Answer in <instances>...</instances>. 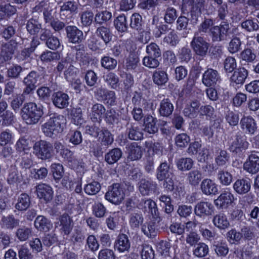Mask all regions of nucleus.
I'll list each match as a JSON object with an SVG mask.
<instances>
[{"mask_svg": "<svg viewBox=\"0 0 259 259\" xmlns=\"http://www.w3.org/2000/svg\"><path fill=\"white\" fill-rule=\"evenodd\" d=\"M66 123V119L62 115L54 114L41 126V130L45 136L55 138L61 133Z\"/></svg>", "mask_w": 259, "mask_h": 259, "instance_id": "obj_1", "label": "nucleus"}, {"mask_svg": "<svg viewBox=\"0 0 259 259\" xmlns=\"http://www.w3.org/2000/svg\"><path fill=\"white\" fill-rule=\"evenodd\" d=\"M43 114L42 108L33 102L25 103L21 110L22 119L26 124L29 125L38 123Z\"/></svg>", "mask_w": 259, "mask_h": 259, "instance_id": "obj_2", "label": "nucleus"}, {"mask_svg": "<svg viewBox=\"0 0 259 259\" xmlns=\"http://www.w3.org/2000/svg\"><path fill=\"white\" fill-rule=\"evenodd\" d=\"M52 144L46 140H40L36 142L33 146V153L38 158L46 160L51 158L53 155Z\"/></svg>", "mask_w": 259, "mask_h": 259, "instance_id": "obj_3", "label": "nucleus"}, {"mask_svg": "<svg viewBox=\"0 0 259 259\" xmlns=\"http://www.w3.org/2000/svg\"><path fill=\"white\" fill-rule=\"evenodd\" d=\"M105 198L114 204L118 205L121 203L124 198V193L120 185L116 183L110 186L105 194Z\"/></svg>", "mask_w": 259, "mask_h": 259, "instance_id": "obj_4", "label": "nucleus"}, {"mask_svg": "<svg viewBox=\"0 0 259 259\" xmlns=\"http://www.w3.org/2000/svg\"><path fill=\"white\" fill-rule=\"evenodd\" d=\"M230 29L229 24L227 22H222L219 25L213 27L210 34L213 41H222L227 39Z\"/></svg>", "mask_w": 259, "mask_h": 259, "instance_id": "obj_5", "label": "nucleus"}, {"mask_svg": "<svg viewBox=\"0 0 259 259\" xmlns=\"http://www.w3.org/2000/svg\"><path fill=\"white\" fill-rule=\"evenodd\" d=\"M191 46L196 55L203 57L208 52L209 44L204 37L198 36V32H195Z\"/></svg>", "mask_w": 259, "mask_h": 259, "instance_id": "obj_6", "label": "nucleus"}, {"mask_svg": "<svg viewBox=\"0 0 259 259\" xmlns=\"http://www.w3.org/2000/svg\"><path fill=\"white\" fill-rule=\"evenodd\" d=\"M41 75L35 71H31L23 79V82L26 87L24 89L23 94L28 95L36 88V84L41 80Z\"/></svg>", "mask_w": 259, "mask_h": 259, "instance_id": "obj_7", "label": "nucleus"}, {"mask_svg": "<svg viewBox=\"0 0 259 259\" xmlns=\"http://www.w3.org/2000/svg\"><path fill=\"white\" fill-rule=\"evenodd\" d=\"M234 195L229 190L222 192L217 199L214 201L215 205L220 209H227L234 201Z\"/></svg>", "mask_w": 259, "mask_h": 259, "instance_id": "obj_8", "label": "nucleus"}, {"mask_svg": "<svg viewBox=\"0 0 259 259\" xmlns=\"http://www.w3.org/2000/svg\"><path fill=\"white\" fill-rule=\"evenodd\" d=\"M73 222L70 216L67 214L61 215L58 221L56 223V227H60V232L64 235H69L73 228Z\"/></svg>", "mask_w": 259, "mask_h": 259, "instance_id": "obj_9", "label": "nucleus"}, {"mask_svg": "<svg viewBox=\"0 0 259 259\" xmlns=\"http://www.w3.org/2000/svg\"><path fill=\"white\" fill-rule=\"evenodd\" d=\"M230 149L233 152L236 153L241 151L242 149H246L248 146V143L246 138L240 134H237L234 139L229 141Z\"/></svg>", "mask_w": 259, "mask_h": 259, "instance_id": "obj_10", "label": "nucleus"}, {"mask_svg": "<svg viewBox=\"0 0 259 259\" xmlns=\"http://www.w3.org/2000/svg\"><path fill=\"white\" fill-rule=\"evenodd\" d=\"M138 189L143 196H148L157 190V184L151 180L143 179L138 183Z\"/></svg>", "mask_w": 259, "mask_h": 259, "instance_id": "obj_11", "label": "nucleus"}, {"mask_svg": "<svg viewBox=\"0 0 259 259\" xmlns=\"http://www.w3.org/2000/svg\"><path fill=\"white\" fill-rule=\"evenodd\" d=\"M220 79V77L218 72L216 70L209 68L203 73L202 82L206 87H210L214 86Z\"/></svg>", "mask_w": 259, "mask_h": 259, "instance_id": "obj_12", "label": "nucleus"}, {"mask_svg": "<svg viewBox=\"0 0 259 259\" xmlns=\"http://www.w3.org/2000/svg\"><path fill=\"white\" fill-rule=\"evenodd\" d=\"M68 41L73 44L79 43L83 39V32L74 26H68L65 28Z\"/></svg>", "mask_w": 259, "mask_h": 259, "instance_id": "obj_13", "label": "nucleus"}, {"mask_svg": "<svg viewBox=\"0 0 259 259\" xmlns=\"http://www.w3.org/2000/svg\"><path fill=\"white\" fill-rule=\"evenodd\" d=\"M248 75V70L244 67H239L234 70L230 77L231 83L242 85Z\"/></svg>", "mask_w": 259, "mask_h": 259, "instance_id": "obj_14", "label": "nucleus"}, {"mask_svg": "<svg viewBox=\"0 0 259 259\" xmlns=\"http://www.w3.org/2000/svg\"><path fill=\"white\" fill-rule=\"evenodd\" d=\"M36 192L39 199L48 202L52 199L53 191L52 188L46 184H39L36 186Z\"/></svg>", "mask_w": 259, "mask_h": 259, "instance_id": "obj_15", "label": "nucleus"}, {"mask_svg": "<svg viewBox=\"0 0 259 259\" xmlns=\"http://www.w3.org/2000/svg\"><path fill=\"white\" fill-rule=\"evenodd\" d=\"M157 119L156 117L150 114H146L143 119L144 130L150 134H154L158 131V127L156 125Z\"/></svg>", "mask_w": 259, "mask_h": 259, "instance_id": "obj_16", "label": "nucleus"}, {"mask_svg": "<svg viewBox=\"0 0 259 259\" xmlns=\"http://www.w3.org/2000/svg\"><path fill=\"white\" fill-rule=\"evenodd\" d=\"M205 1L197 0L193 5L190 11L191 21L193 24H196L198 21V17L200 16L202 11L204 9Z\"/></svg>", "mask_w": 259, "mask_h": 259, "instance_id": "obj_17", "label": "nucleus"}, {"mask_svg": "<svg viewBox=\"0 0 259 259\" xmlns=\"http://www.w3.org/2000/svg\"><path fill=\"white\" fill-rule=\"evenodd\" d=\"M243 167L245 170L252 174L257 172L259 171V156L255 154L250 155Z\"/></svg>", "mask_w": 259, "mask_h": 259, "instance_id": "obj_18", "label": "nucleus"}, {"mask_svg": "<svg viewBox=\"0 0 259 259\" xmlns=\"http://www.w3.org/2000/svg\"><path fill=\"white\" fill-rule=\"evenodd\" d=\"M213 206L211 204L208 202L201 201L198 203L195 208L194 212L199 217H204L211 214L213 211Z\"/></svg>", "mask_w": 259, "mask_h": 259, "instance_id": "obj_19", "label": "nucleus"}, {"mask_svg": "<svg viewBox=\"0 0 259 259\" xmlns=\"http://www.w3.org/2000/svg\"><path fill=\"white\" fill-rule=\"evenodd\" d=\"M127 158L131 161L138 160L143 155L142 148L138 143L134 142L127 147Z\"/></svg>", "mask_w": 259, "mask_h": 259, "instance_id": "obj_20", "label": "nucleus"}, {"mask_svg": "<svg viewBox=\"0 0 259 259\" xmlns=\"http://www.w3.org/2000/svg\"><path fill=\"white\" fill-rule=\"evenodd\" d=\"M69 96L62 92H57L53 95V103L57 107L63 109L69 104Z\"/></svg>", "mask_w": 259, "mask_h": 259, "instance_id": "obj_21", "label": "nucleus"}, {"mask_svg": "<svg viewBox=\"0 0 259 259\" xmlns=\"http://www.w3.org/2000/svg\"><path fill=\"white\" fill-rule=\"evenodd\" d=\"M200 188L203 193L206 195H215L218 192L217 185L210 179H204Z\"/></svg>", "mask_w": 259, "mask_h": 259, "instance_id": "obj_22", "label": "nucleus"}, {"mask_svg": "<svg viewBox=\"0 0 259 259\" xmlns=\"http://www.w3.org/2000/svg\"><path fill=\"white\" fill-rule=\"evenodd\" d=\"M240 126L243 130L249 134H254L257 129L254 119L251 116H244L240 120Z\"/></svg>", "mask_w": 259, "mask_h": 259, "instance_id": "obj_23", "label": "nucleus"}, {"mask_svg": "<svg viewBox=\"0 0 259 259\" xmlns=\"http://www.w3.org/2000/svg\"><path fill=\"white\" fill-rule=\"evenodd\" d=\"M34 224L35 228L39 231L48 232L53 227L51 221L44 215L37 216Z\"/></svg>", "mask_w": 259, "mask_h": 259, "instance_id": "obj_24", "label": "nucleus"}, {"mask_svg": "<svg viewBox=\"0 0 259 259\" xmlns=\"http://www.w3.org/2000/svg\"><path fill=\"white\" fill-rule=\"evenodd\" d=\"M250 181L244 179H238L233 184L234 191L240 195L246 194L250 191Z\"/></svg>", "mask_w": 259, "mask_h": 259, "instance_id": "obj_25", "label": "nucleus"}, {"mask_svg": "<svg viewBox=\"0 0 259 259\" xmlns=\"http://www.w3.org/2000/svg\"><path fill=\"white\" fill-rule=\"evenodd\" d=\"M174 109V106L170 100L166 98L161 101L158 110L161 116L167 117L172 114Z\"/></svg>", "mask_w": 259, "mask_h": 259, "instance_id": "obj_26", "label": "nucleus"}, {"mask_svg": "<svg viewBox=\"0 0 259 259\" xmlns=\"http://www.w3.org/2000/svg\"><path fill=\"white\" fill-rule=\"evenodd\" d=\"M131 243L127 236L124 234H119L115 241V247L120 252L128 251Z\"/></svg>", "mask_w": 259, "mask_h": 259, "instance_id": "obj_27", "label": "nucleus"}, {"mask_svg": "<svg viewBox=\"0 0 259 259\" xmlns=\"http://www.w3.org/2000/svg\"><path fill=\"white\" fill-rule=\"evenodd\" d=\"M126 133L131 140H140L143 139V133L142 129L137 124H130L126 129Z\"/></svg>", "mask_w": 259, "mask_h": 259, "instance_id": "obj_28", "label": "nucleus"}, {"mask_svg": "<svg viewBox=\"0 0 259 259\" xmlns=\"http://www.w3.org/2000/svg\"><path fill=\"white\" fill-rule=\"evenodd\" d=\"M143 211H147V207L149 209V212L155 219L161 220L159 216V212L156 203L151 199H144L143 203Z\"/></svg>", "mask_w": 259, "mask_h": 259, "instance_id": "obj_29", "label": "nucleus"}, {"mask_svg": "<svg viewBox=\"0 0 259 259\" xmlns=\"http://www.w3.org/2000/svg\"><path fill=\"white\" fill-rule=\"evenodd\" d=\"M106 111L104 106L100 103H96L92 106L90 112L91 119L94 122L100 121Z\"/></svg>", "mask_w": 259, "mask_h": 259, "instance_id": "obj_30", "label": "nucleus"}, {"mask_svg": "<svg viewBox=\"0 0 259 259\" xmlns=\"http://www.w3.org/2000/svg\"><path fill=\"white\" fill-rule=\"evenodd\" d=\"M122 152L120 148H115L109 151L105 155V161L109 164L117 162L121 157Z\"/></svg>", "mask_w": 259, "mask_h": 259, "instance_id": "obj_31", "label": "nucleus"}, {"mask_svg": "<svg viewBox=\"0 0 259 259\" xmlns=\"http://www.w3.org/2000/svg\"><path fill=\"white\" fill-rule=\"evenodd\" d=\"M30 204L29 196L26 193H22L18 196L15 207L18 210L24 211L29 208Z\"/></svg>", "mask_w": 259, "mask_h": 259, "instance_id": "obj_32", "label": "nucleus"}, {"mask_svg": "<svg viewBox=\"0 0 259 259\" xmlns=\"http://www.w3.org/2000/svg\"><path fill=\"white\" fill-rule=\"evenodd\" d=\"M99 142L104 146H109L112 144L114 141L113 136L107 129L101 130L98 135Z\"/></svg>", "mask_w": 259, "mask_h": 259, "instance_id": "obj_33", "label": "nucleus"}, {"mask_svg": "<svg viewBox=\"0 0 259 259\" xmlns=\"http://www.w3.org/2000/svg\"><path fill=\"white\" fill-rule=\"evenodd\" d=\"M172 175L169 165L166 162L161 163L158 167L157 178L159 181H162L167 177L171 176Z\"/></svg>", "mask_w": 259, "mask_h": 259, "instance_id": "obj_34", "label": "nucleus"}, {"mask_svg": "<svg viewBox=\"0 0 259 259\" xmlns=\"http://www.w3.org/2000/svg\"><path fill=\"white\" fill-rule=\"evenodd\" d=\"M200 106V103L197 100L193 101L190 106L186 107L184 110L183 113L185 116H187L190 118H194L197 115V111Z\"/></svg>", "mask_w": 259, "mask_h": 259, "instance_id": "obj_35", "label": "nucleus"}, {"mask_svg": "<svg viewBox=\"0 0 259 259\" xmlns=\"http://www.w3.org/2000/svg\"><path fill=\"white\" fill-rule=\"evenodd\" d=\"M213 223L215 227L220 229H225L230 225L226 215L223 213H220L214 215Z\"/></svg>", "mask_w": 259, "mask_h": 259, "instance_id": "obj_36", "label": "nucleus"}, {"mask_svg": "<svg viewBox=\"0 0 259 259\" xmlns=\"http://www.w3.org/2000/svg\"><path fill=\"white\" fill-rule=\"evenodd\" d=\"M17 42L14 40H10L3 46L2 54L4 57L6 58L5 59L8 60L11 58L12 55L17 49Z\"/></svg>", "mask_w": 259, "mask_h": 259, "instance_id": "obj_37", "label": "nucleus"}, {"mask_svg": "<svg viewBox=\"0 0 259 259\" xmlns=\"http://www.w3.org/2000/svg\"><path fill=\"white\" fill-rule=\"evenodd\" d=\"M202 179L201 172L197 169H194L187 174V181L192 186H197Z\"/></svg>", "mask_w": 259, "mask_h": 259, "instance_id": "obj_38", "label": "nucleus"}, {"mask_svg": "<svg viewBox=\"0 0 259 259\" xmlns=\"http://www.w3.org/2000/svg\"><path fill=\"white\" fill-rule=\"evenodd\" d=\"M208 245L203 242H199L195 245L193 249V254L199 258L205 256L208 253Z\"/></svg>", "mask_w": 259, "mask_h": 259, "instance_id": "obj_39", "label": "nucleus"}, {"mask_svg": "<svg viewBox=\"0 0 259 259\" xmlns=\"http://www.w3.org/2000/svg\"><path fill=\"white\" fill-rule=\"evenodd\" d=\"M144 199H139L136 196H133L126 200L125 206L126 210L131 211L133 208L137 207L140 209H143V203Z\"/></svg>", "mask_w": 259, "mask_h": 259, "instance_id": "obj_40", "label": "nucleus"}, {"mask_svg": "<svg viewBox=\"0 0 259 259\" xmlns=\"http://www.w3.org/2000/svg\"><path fill=\"white\" fill-rule=\"evenodd\" d=\"M217 178L224 186H229L232 182L233 176L228 171L222 169L218 171Z\"/></svg>", "mask_w": 259, "mask_h": 259, "instance_id": "obj_41", "label": "nucleus"}, {"mask_svg": "<svg viewBox=\"0 0 259 259\" xmlns=\"http://www.w3.org/2000/svg\"><path fill=\"white\" fill-rule=\"evenodd\" d=\"M114 25L118 31L121 32L127 31L128 26L125 16L124 14L119 15L114 19Z\"/></svg>", "mask_w": 259, "mask_h": 259, "instance_id": "obj_42", "label": "nucleus"}, {"mask_svg": "<svg viewBox=\"0 0 259 259\" xmlns=\"http://www.w3.org/2000/svg\"><path fill=\"white\" fill-rule=\"evenodd\" d=\"M26 29L31 35H35L42 29L41 24L38 20L32 18L28 21Z\"/></svg>", "mask_w": 259, "mask_h": 259, "instance_id": "obj_43", "label": "nucleus"}, {"mask_svg": "<svg viewBox=\"0 0 259 259\" xmlns=\"http://www.w3.org/2000/svg\"><path fill=\"white\" fill-rule=\"evenodd\" d=\"M142 231L149 238H153L157 235V230L156 229L155 223L150 222L145 223L142 226Z\"/></svg>", "mask_w": 259, "mask_h": 259, "instance_id": "obj_44", "label": "nucleus"}, {"mask_svg": "<svg viewBox=\"0 0 259 259\" xmlns=\"http://www.w3.org/2000/svg\"><path fill=\"white\" fill-rule=\"evenodd\" d=\"M214 25V21L212 19L210 18H205L204 21L200 24L198 27V35L199 33H206L209 32L211 33V29Z\"/></svg>", "mask_w": 259, "mask_h": 259, "instance_id": "obj_45", "label": "nucleus"}, {"mask_svg": "<svg viewBox=\"0 0 259 259\" xmlns=\"http://www.w3.org/2000/svg\"><path fill=\"white\" fill-rule=\"evenodd\" d=\"M96 34L100 37L105 44L110 42L112 39V34L109 28L105 26H100L97 29Z\"/></svg>", "mask_w": 259, "mask_h": 259, "instance_id": "obj_46", "label": "nucleus"}, {"mask_svg": "<svg viewBox=\"0 0 259 259\" xmlns=\"http://www.w3.org/2000/svg\"><path fill=\"white\" fill-rule=\"evenodd\" d=\"M9 171L7 182L9 184H14L22 181V177L19 175L18 170L16 167H11Z\"/></svg>", "mask_w": 259, "mask_h": 259, "instance_id": "obj_47", "label": "nucleus"}, {"mask_svg": "<svg viewBox=\"0 0 259 259\" xmlns=\"http://www.w3.org/2000/svg\"><path fill=\"white\" fill-rule=\"evenodd\" d=\"M152 78L154 82L158 85L164 84L168 79L167 73L164 71H154Z\"/></svg>", "mask_w": 259, "mask_h": 259, "instance_id": "obj_48", "label": "nucleus"}, {"mask_svg": "<svg viewBox=\"0 0 259 259\" xmlns=\"http://www.w3.org/2000/svg\"><path fill=\"white\" fill-rule=\"evenodd\" d=\"M193 163V160L190 158H181L177 161V166L181 171L188 170L192 167Z\"/></svg>", "mask_w": 259, "mask_h": 259, "instance_id": "obj_49", "label": "nucleus"}, {"mask_svg": "<svg viewBox=\"0 0 259 259\" xmlns=\"http://www.w3.org/2000/svg\"><path fill=\"white\" fill-rule=\"evenodd\" d=\"M19 224V220L16 219L13 215L4 217L2 220L3 227L12 229L17 227Z\"/></svg>", "mask_w": 259, "mask_h": 259, "instance_id": "obj_50", "label": "nucleus"}, {"mask_svg": "<svg viewBox=\"0 0 259 259\" xmlns=\"http://www.w3.org/2000/svg\"><path fill=\"white\" fill-rule=\"evenodd\" d=\"M112 18V14L107 11L97 12L95 16V21L96 23L102 24L106 23Z\"/></svg>", "mask_w": 259, "mask_h": 259, "instance_id": "obj_51", "label": "nucleus"}, {"mask_svg": "<svg viewBox=\"0 0 259 259\" xmlns=\"http://www.w3.org/2000/svg\"><path fill=\"white\" fill-rule=\"evenodd\" d=\"M241 26L247 32L257 31L259 28L257 21L253 19H247L243 21L241 23Z\"/></svg>", "mask_w": 259, "mask_h": 259, "instance_id": "obj_52", "label": "nucleus"}, {"mask_svg": "<svg viewBox=\"0 0 259 259\" xmlns=\"http://www.w3.org/2000/svg\"><path fill=\"white\" fill-rule=\"evenodd\" d=\"M146 52L148 56L159 58L161 55V51L159 46L154 42H151L147 45L146 49Z\"/></svg>", "mask_w": 259, "mask_h": 259, "instance_id": "obj_53", "label": "nucleus"}, {"mask_svg": "<svg viewBox=\"0 0 259 259\" xmlns=\"http://www.w3.org/2000/svg\"><path fill=\"white\" fill-rule=\"evenodd\" d=\"M16 12V9L10 4L5 5H0V20L3 19L6 15L8 16L14 14Z\"/></svg>", "mask_w": 259, "mask_h": 259, "instance_id": "obj_54", "label": "nucleus"}, {"mask_svg": "<svg viewBox=\"0 0 259 259\" xmlns=\"http://www.w3.org/2000/svg\"><path fill=\"white\" fill-rule=\"evenodd\" d=\"M178 17L176 10L170 7H168L165 10L164 20L165 22L168 24L172 23Z\"/></svg>", "mask_w": 259, "mask_h": 259, "instance_id": "obj_55", "label": "nucleus"}, {"mask_svg": "<svg viewBox=\"0 0 259 259\" xmlns=\"http://www.w3.org/2000/svg\"><path fill=\"white\" fill-rule=\"evenodd\" d=\"M105 119L108 124H117L119 121V114L114 109L107 110L106 113Z\"/></svg>", "mask_w": 259, "mask_h": 259, "instance_id": "obj_56", "label": "nucleus"}, {"mask_svg": "<svg viewBox=\"0 0 259 259\" xmlns=\"http://www.w3.org/2000/svg\"><path fill=\"white\" fill-rule=\"evenodd\" d=\"M101 65L103 67L108 70L114 69L117 65V61L109 56H104L101 60Z\"/></svg>", "mask_w": 259, "mask_h": 259, "instance_id": "obj_57", "label": "nucleus"}, {"mask_svg": "<svg viewBox=\"0 0 259 259\" xmlns=\"http://www.w3.org/2000/svg\"><path fill=\"white\" fill-rule=\"evenodd\" d=\"M240 58L247 63H252L256 59V55L250 49H245L240 54Z\"/></svg>", "mask_w": 259, "mask_h": 259, "instance_id": "obj_58", "label": "nucleus"}, {"mask_svg": "<svg viewBox=\"0 0 259 259\" xmlns=\"http://www.w3.org/2000/svg\"><path fill=\"white\" fill-rule=\"evenodd\" d=\"M237 67L236 59L233 57H227L224 62V68L226 72H232Z\"/></svg>", "mask_w": 259, "mask_h": 259, "instance_id": "obj_59", "label": "nucleus"}, {"mask_svg": "<svg viewBox=\"0 0 259 259\" xmlns=\"http://www.w3.org/2000/svg\"><path fill=\"white\" fill-rule=\"evenodd\" d=\"M32 234V230L30 228L23 227L19 228L16 232V236L21 241L26 240Z\"/></svg>", "mask_w": 259, "mask_h": 259, "instance_id": "obj_60", "label": "nucleus"}, {"mask_svg": "<svg viewBox=\"0 0 259 259\" xmlns=\"http://www.w3.org/2000/svg\"><path fill=\"white\" fill-rule=\"evenodd\" d=\"M58 242L57 235L53 232L45 235L42 238V242L44 245L50 247Z\"/></svg>", "mask_w": 259, "mask_h": 259, "instance_id": "obj_61", "label": "nucleus"}, {"mask_svg": "<svg viewBox=\"0 0 259 259\" xmlns=\"http://www.w3.org/2000/svg\"><path fill=\"white\" fill-rule=\"evenodd\" d=\"M16 150L19 152H25L30 148L29 141L24 137L20 138L15 145Z\"/></svg>", "mask_w": 259, "mask_h": 259, "instance_id": "obj_62", "label": "nucleus"}, {"mask_svg": "<svg viewBox=\"0 0 259 259\" xmlns=\"http://www.w3.org/2000/svg\"><path fill=\"white\" fill-rule=\"evenodd\" d=\"M100 189V184L95 181L86 185L84 188L85 192L89 195H95Z\"/></svg>", "mask_w": 259, "mask_h": 259, "instance_id": "obj_63", "label": "nucleus"}, {"mask_svg": "<svg viewBox=\"0 0 259 259\" xmlns=\"http://www.w3.org/2000/svg\"><path fill=\"white\" fill-rule=\"evenodd\" d=\"M51 170L55 180H60L63 176V167L60 163H53L51 165Z\"/></svg>", "mask_w": 259, "mask_h": 259, "instance_id": "obj_64", "label": "nucleus"}]
</instances>
